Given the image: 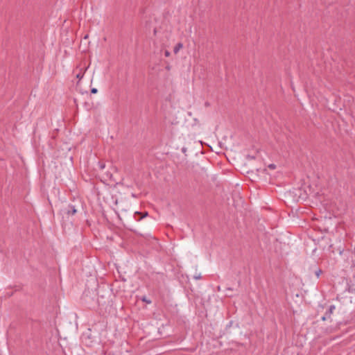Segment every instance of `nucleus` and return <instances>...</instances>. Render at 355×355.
Instances as JSON below:
<instances>
[{"mask_svg": "<svg viewBox=\"0 0 355 355\" xmlns=\"http://www.w3.org/2000/svg\"><path fill=\"white\" fill-rule=\"evenodd\" d=\"M87 69V67H85V69H80L78 71V73H76V78L79 80H81L83 77L84 76V74Z\"/></svg>", "mask_w": 355, "mask_h": 355, "instance_id": "f257e3e1", "label": "nucleus"}, {"mask_svg": "<svg viewBox=\"0 0 355 355\" xmlns=\"http://www.w3.org/2000/svg\"><path fill=\"white\" fill-rule=\"evenodd\" d=\"M183 47V44L180 42L178 43L175 46H174V49H173V52L175 54H177L180 49H182Z\"/></svg>", "mask_w": 355, "mask_h": 355, "instance_id": "f03ea898", "label": "nucleus"}, {"mask_svg": "<svg viewBox=\"0 0 355 355\" xmlns=\"http://www.w3.org/2000/svg\"><path fill=\"white\" fill-rule=\"evenodd\" d=\"M335 309H336V307H335V306H334V305H331V306H329V311H328L329 315H331V314L334 312V311L335 310Z\"/></svg>", "mask_w": 355, "mask_h": 355, "instance_id": "7ed1b4c3", "label": "nucleus"}, {"mask_svg": "<svg viewBox=\"0 0 355 355\" xmlns=\"http://www.w3.org/2000/svg\"><path fill=\"white\" fill-rule=\"evenodd\" d=\"M164 55H165L166 57H169L170 56V52L166 50L164 52Z\"/></svg>", "mask_w": 355, "mask_h": 355, "instance_id": "20e7f679", "label": "nucleus"}, {"mask_svg": "<svg viewBox=\"0 0 355 355\" xmlns=\"http://www.w3.org/2000/svg\"><path fill=\"white\" fill-rule=\"evenodd\" d=\"M97 92H98V90H97V89H96V88H93V89H92V90H91V92H92V94H96V93H97Z\"/></svg>", "mask_w": 355, "mask_h": 355, "instance_id": "39448f33", "label": "nucleus"}, {"mask_svg": "<svg viewBox=\"0 0 355 355\" xmlns=\"http://www.w3.org/2000/svg\"><path fill=\"white\" fill-rule=\"evenodd\" d=\"M321 272H322V271H321L320 270H318L315 272V274H316V275H317V277H318L320 276V273H321Z\"/></svg>", "mask_w": 355, "mask_h": 355, "instance_id": "423d86ee", "label": "nucleus"}, {"mask_svg": "<svg viewBox=\"0 0 355 355\" xmlns=\"http://www.w3.org/2000/svg\"><path fill=\"white\" fill-rule=\"evenodd\" d=\"M143 301L146 302H147L148 304H150L151 302L150 300H147V299H146V298H143Z\"/></svg>", "mask_w": 355, "mask_h": 355, "instance_id": "0eeeda50", "label": "nucleus"}, {"mask_svg": "<svg viewBox=\"0 0 355 355\" xmlns=\"http://www.w3.org/2000/svg\"><path fill=\"white\" fill-rule=\"evenodd\" d=\"M270 167L272 168H275V166L273 165H270Z\"/></svg>", "mask_w": 355, "mask_h": 355, "instance_id": "6e6552de", "label": "nucleus"}]
</instances>
